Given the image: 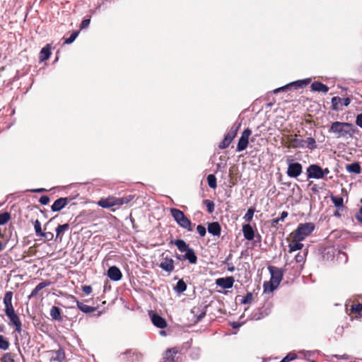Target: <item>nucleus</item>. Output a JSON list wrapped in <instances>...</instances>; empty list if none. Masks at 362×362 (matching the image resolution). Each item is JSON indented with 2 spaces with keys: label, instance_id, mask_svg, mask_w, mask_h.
<instances>
[{
  "label": "nucleus",
  "instance_id": "nucleus-1",
  "mask_svg": "<svg viewBox=\"0 0 362 362\" xmlns=\"http://www.w3.org/2000/svg\"><path fill=\"white\" fill-rule=\"evenodd\" d=\"M329 132L335 134L337 137H346L354 134L356 129L351 123L334 122L331 124Z\"/></svg>",
  "mask_w": 362,
  "mask_h": 362
},
{
  "label": "nucleus",
  "instance_id": "nucleus-2",
  "mask_svg": "<svg viewBox=\"0 0 362 362\" xmlns=\"http://www.w3.org/2000/svg\"><path fill=\"white\" fill-rule=\"evenodd\" d=\"M170 211L171 216L180 227L187 231H192V223L183 211L175 208H171Z\"/></svg>",
  "mask_w": 362,
  "mask_h": 362
},
{
  "label": "nucleus",
  "instance_id": "nucleus-3",
  "mask_svg": "<svg viewBox=\"0 0 362 362\" xmlns=\"http://www.w3.org/2000/svg\"><path fill=\"white\" fill-rule=\"evenodd\" d=\"M315 229V225L313 223H305L298 225L294 233V240L300 242L309 235Z\"/></svg>",
  "mask_w": 362,
  "mask_h": 362
},
{
  "label": "nucleus",
  "instance_id": "nucleus-4",
  "mask_svg": "<svg viewBox=\"0 0 362 362\" xmlns=\"http://www.w3.org/2000/svg\"><path fill=\"white\" fill-rule=\"evenodd\" d=\"M303 172V166L300 163L293 162V160H288L287 175L290 177H297Z\"/></svg>",
  "mask_w": 362,
  "mask_h": 362
},
{
  "label": "nucleus",
  "instance_id": "nucleus-5",
  "mask_svg": "<svg viewBox=\"0 0 362 362\" xmlns=\"http://www.w3.org/2000/svg\"><path fill=\"white\" fill-rule=\"evenodd\" d=\"M308 179H321L323 178L322 168L317 165L312 164L307 168Z\"/></svg>",
  "mask_w": 362,
  "mask_h": 362
},
{
  "label": "nucleus",
  "instance_id": "nucleus-6",
  "mask_svg": "<svg viewBox=\"0 0 362 362\" xmlns=\"http://www.w3.org/2000/svg\"><path fill=\"white\" fill-rule=\"evenodd\" d=\"M120 356L126 362H138L141 360L142 355L136 350L129 349L122 353Z\"/></svg>",
  "mask_w": 362,
  "mask_h": 362
},
{
  "label": "nucleus",
  "instance_id": "nucleus-7",
  "mask_svg": "<svg viewBox=\"0 0 362 362\" xmlns=\"http://www.w3.org/2000/svg\"><path fill=\"white\" fill-rule=\"evenodd\" d=\"M252 133V131L250 129H245L240 137L238 140V143L236 148V151L240 152L246 149L248 145V139Z\"/></svg>",
  "mask_w": 362,
  "mask_h": 362
},
{
  "label": "nucleus",
  "instance_id": "nucleus-8",
  "mask_svg": "<svg viewBox=\"0 0 362 362\" xmlns=\"http://www.w3.org/2000/svg\"><path fill=\"white\" fill-rule=\"evenodd\" d=\"M72 200L71 197H60L55 200L51 206L53 212H57L63 209Z\"/></svg>",
  "mask_w": 362,
  "mask_h": 362
},
{
  "label": "nucleus",
  "instance_id": "nucleus-9",
  "mask_svg": "<svg viewBox=\"0 0 362 362\" xmlns=\"http://www.w3.org/2000/svg\"><path fill=\"white\" fill-rule=\"evenodd\" d=\"M268 269L271 274L270 281L274 284L279 285L283 279V271L281 269L269 266Z\"/></svg>",
  "mask_w": 362,
  "mask_h": 362
},
{
  "label": "nucleus",
  "instance_id": "nucleus-10",
  "mask_svg": "<svg viewBox=\"0 0 362 362\" xmlns=\"http://www.w3.org/2000/svg\"><path fill=\"white\" fill-rule=\"evenodd\" d=\"M149 315L151 317V322L154 326H156L158 328L163 329L167 327V322L166 320L161 317L160 315L156 313H150Z\"/></svg>",
  "mask_w": 362,
  "mask_h": 362
},
{
  "label": "nucleus",
  "instance_id": "nucleus-11",
  "mask_svg": "<svg viewBox=\"0 0 362 362\" xmlns=\"http://www.w3.org/2000/svg\"><path fill=\"white\" fill-rule=\"evenodd\" d=\"M234 278L233 276H228L225 278H219L216 279V284L219 287L224 289L231 288L234 284Z\"/></svg>",
  "mask_w": 362,
  "mask_h": 362
},
{
  "label": "nucleus",
  "instance_id": "nucleus-12",
  "mask_svg": "<svg viewBox=\"0 0 362 362\" xmlns=\"http://www.w3.org/2000/svg\"><path fill=\"white\" fill-rule=\"evenodd\" d=\"M107 274L108 278L114 281H118L122 277L120 269L116 266L110 267L107 270Z\"/></svg>",
  "mask_w": 362,
  "mask_h": 362
},
{
  "label": "nucleus",
  "instance_id": "nucleus-13",
  "mask_svg": "<svg viewBox=\"0 0 362 362\" xmlns=\"http://www.w3.org/2000/svg\"><path fill=\"white\" fill-rule=\"evenodd\" d=\"M160 268L163 270L170 273L174 270V260L172 258L165 257L163 259L159 265Z\"/></svg>",
  "mask_w": 362,
  "mask_h": 362
},
{
  "label": "nucleus",
  "instance_id": "nucleus-14",
  "mask_svg": "<svg viewBox=\"0 0 362 362\" xmlns=\"http://www.w3.org/2000/svg\"><path fill=\"white\" fill-rule=\"evenodd\" d=\"M52 284V282L49 280H46L38 284L35 288L32 291L30 294L28 296V299H31L33 298L36 297L38 295V293L42 289L45 288L47 286H49Z\"/></svg>",
  "mask_w": 362,
  "mask_h": 362
},
{
  "label": "nucleus",
  "instance_id": "nucleus-15",
  "mask_svg": "<svg viewBox=\"0 0 362 362\" xmlns=\"http://www.w3.org/2000/svg\"><path fill=\"white\" fill-rule=\"evenodd\" d=\"M71 299H73V300L74 302H76V305H77V308L83 313H93L94 312L96 308H94V307H92V306H90V305H86L81 302H80L79 300H78L76 299V298L74 296H71Z\"/></svg>",
  "mask_w": 362,
  "mask_h": 362
},
{
  "label": "nucleus",
  "instance_id": "nucleus-16",
  "mask_svg": "<svg viewBox=\"0 0 362 362\" xmlns=\"http://www.w3.org/2000/svg\"><path fill=\"white\" fill-rule=\"evenodd\" d=\"M13 293L7 291L4 297V304L5 305V313L14 310L12 305Z\"/></svg>",
  "mask_w": 362,
  "mask_h": 362
},
{
  "label": "nucleus",
  "instance_id": "nucleus-17",
  "mask_svg": "<svg viewBox=\"0 0 362 362\" xmlns=\"http://www.w3.org/2000/svg\"><path fill=\"white\" fill-rule=\"evenodd\" d=\"M244 238L247 240H252L255 238V231L250 224H245L243 226Z\"/></svg>",
  "mask_w": 362,
  "mask_h": 362
},
{
  "label": "nucleus",
  "instance_id": "nucleus-18",
  "mask_svg": "<svg viewBox=\"0 0 362 362\" xmlns=\"http://www.w3.org/2000/svg\"><path fill=\"white\" fill-rule=\"evenodd\" d=\"M115 197H109L107 199H101L98 202V205L103 208L108 209L114 206H117Z\"/></svg>",
  "mask_w": 362,
  "mask_h": 362
},
{
  "label": "nucleus",
  "instance_id": "nucleus-19",
  "mask_svg": "<svg viewBox=\"0 0 362 362\" xmlns=\"http://www.w3.org/2000/svg\"><path fill=\"white\" fill-rule=\"evenodd\" d=\"M311 81V79L310 78H305L302 80H298L293 82H291L288 83V86L290 87V89L294 88L296 90H298L299 88H302L303 87L307 86L310 83Z\"/></svg>",
  "mask_w": 362,
  "mask_h": 362
},
{
  "label": "nucleus",
  "instance_id": "nucleus-20",
  "mask_svg": "<svg viewBox=\"0 0 362 362\" xmlns=\"http://www.w3.org/2000/svg\"><path fill=\"white\" fill-rule=\"evenodd\" d=\"M208 232L216 236H219L221 231V228L218 222H212L208 225Z\"/></svg>",
  "mask_w": 362,
  "mask_h": 362
},
{
  "label": "nucleus",
  "instance_id": "nucleus-21",
  "mask_svg": "<svg viewBox=\"0 0 362 362\" xmlns=\"http://www.w3.org/2000/svg\"><path fill=\"white\" fill-rule=\"evenodd\" d=\"M51 45L47 44L40 51L39 59L40 62H45L47 60L51 55Z\"/></svg>",
  "mask_w": 362,
  "mask_h": 362
},
{
  "label": "nucleus",
  "instance_id": "nucleus-22",
  "mask_svg": "<svg viewBox=\"0 0 362 362\" xmlns=\"http://www.w3.org/2000/svg\"><path fill=\"white\" fill-rule=\"evenodd\" d=\"M289 142L291 143V146L293 148H305V140L298 139L296 134L294 136L293 138H291L289 139Z\"/></svg>",
  "mask_w": 362,
  "mask_h": 362
},
{
  "label": "nucleus",
  "instance_id": "nucleus-23",
  "mask_svg": "<svg viewBox=\"0 0 362 362\" xmlns=\"http://www.w3.org/2000/svg\"><path fill=\"white\" fill-rule=\"evenodd\" d=\"M312 90L322 93H327L329 87L320 81H314L310 86Z\"/></svg>",
  "mask_w": 362,
  "mask_h": 362
},
{
  "label": "nucleus",
  "instance_id": "nucleus-24",
  "mask_svg": "<svg viewBox=\"0 0 362 362\" xmlns=\"http://www.w3.org/2000/svg\"><path fill=\"white\" fill-rule=\"evenodd\" d=\"M182 257L185 258V260H187L190 264H196L197 262V257L192 248H189L186 251Z\"/></svg>",
  "mask_w": 362,
  "mask_h": 362
},
{
  "label": "nucleus",
  "instance_id": "nucleus-25",
  "mask_svg": "<svg viewBox=\"0 0 362 362\" xmlns=\"http://www.w3.org/2000/svg\"><path fill=\"white\" fill-rule=\"evenodd\" d=\"M177 353V351L175 348L168 349L163 356L165 362H174V358Z\"/></svg>",
  "mask_w": 362,
  "mask_h": 362
},
{
  "label": "nucleus",
  "instance_id": "nucleus-26",
  "mask_svg": "<svg viewBox=\"0 0 362 362\" xmlns=\"http://www.w3.org/2000/svg\"><path fill=\"white\" fill-rule=\"evenodd\" d=\"M240 127V123L235 122L230 127L229 132L225 135L230 141H233L236 136L237 132Z\"/></svg>",
  "mask_w": 362,
  "mask_h": 362
},
{
  "label": "nucleus",
  "instance_id": "nucleus-27",
  "mask_svg": "<svg viewBox=\"0 0 362 362\" xmlns=\"http://www.w3.org/2000/svg\"><path fill=\"white\" fill-rule=\"evenodd\" d=\"M172 243L177 246V249L181 252H185L190 248L185 241L182 239L173 240Z\"/></svg>",
  "mask_w": 362,
  "mask_h": 362
},
{
  "label": "nucleus",
  "instance_id": "nucleus-28",
  "mask_svg": "<svg viewBox=\"0 0 362 362\" xmlns=\"http://www.w3.org/2000/svg\"><path fill=\"white\" fill-rule=\"evenodd\" d=\"M69 229V224L64 223L62 225H59L55 231H56V239L59 238L62 240L64 233Z\"/></svg>",
  "mask_w": 362,
  "mask_h": 362
},
{
  "label": "nucleus",
  "instance_id": "nucleus-29",
  "mask_svg": "<svg viewBox=\"0 0 362 362\" xmlns=\"http://www.w3.org/2000/svg\"><path fill=\"white\" fill-rule=\"evenodd\" d=\"M65 359V352L63 349H59L53 351L52 360L58 362H62Z\"/></svg>",
  "mask_w": 362,
  "mask_h": 362
},
{
  "label": "nucleus",
  "instance_id": "nucleus-30",
  "mask_svg": "<svg viewBox=\"0 0 362 362\" xmlns=\"http://www.w3.org/2000/svg\"><path fill=\"white\" fill-rule=\"evenodd\" d=\"M346 170L351 173L359 174L361 173V166L359 163L354 162L346 165Z\"/></svg>",
  "mask_w": 362,
  "mask_h": 362
},
{
  "label": "nucleus",
  "instance_id": "nucleus-31",
  "mask_svg": "<svg viewBox=\"0 0 362 362\" xmlns=\"http://www.w3.org/2000/svg\"><path fill=\"white\" fill-rule=\"evenodd\" d=\"M61 313V309L57 306H52L49 313L51 317L57 321L62 320Z\"/></svg>",
  "mask_w": 362,
  "mask_h": 362
},
{
  "label": "nucleus",
  "instance_id": "nucleus-32",
  "mask_svg": "<svg viewBox=\"0 0 362 362\" xmlns=\"http://www.w3.org/2000/svg\"><path fill=\"white\" fill-rule=\"evenodd\" d=\"M5 314L6 315V316L9 318L11 322L15 325H16L17 323H20L21 322L20 319H19V317L18 316V315L15 313V310H10L8 312H6L5 313Z\"/></svg>",
  "mask_w": 362,
  "mask_h": 362
},
{
  "label": "nucleus",
  "instance_id": "nucleus-33",
  "mask_svg": "<svg viewBox=\"0 0 362 362\" xmlns=\"http://www.w3.org/2000/svg\"><path fill=\"white\" fill-rule=\"evenodd\" d=\"M279 285L274 284V282L269 281H265L263 284L264 288V293H270L273 292Z\"/></svg>",
  "mask_w": 362,
  "mask_h": 362
},
{
  "label": "nucleus",
  "instance_id": "nucleus-34",
  "mask_svg": "<svg viewBox=\"0 0 362 362\" xmlns=\"http://www.w3.org/2000/svg\"><path fill=\"white\" fill-rule=\"evenodd\" d=\"M174 290L177 293H183L184 291H185L187 290V284H186V283L182 279H180L177 282V284L175 286Z\"/></svg>",
  "mask_w": 362,
  "mask_h": 362
},
{
  "label": "nucleus",
  "instance_id": "nucleus-35",
  "mask_svg": "<svg viewBox=\"0 0 362 362\" xmlns=\"http://www.w3.org/2000/svg\"><path fill=\"white\" fill-rule=\"evenodd\" d=\"M134 198V195H128L123 197L116 198L117 206L127 204Z\"/></svg>",
  "mask_w": 362,
  "mask_h": 362
},
{
  "label": "nucleus",
  "instance_id": "nucleus-36",
  "mask_svg": "<svg viewBox=\"0 0 362 362\" xmlns=\"http://www.w3.org/2000/svg\"><path fill=\"white\" fill-rule=\"evenodd\" d=\"M330 198L335 207L337 209H341L343 207L344 199L342 197L331 195Z\"/></svg>",
  "mask_w": 362,
  "mask_h": 362
},
{
  "label": "nucleus",
  "instance_id": "nucleus-37",
  "mask_svg": "<svg viewBox=\"0 0 362 362\" xmlns=\"http://www.w3.org/2000/svg\"><path fill=\"white\" fill-rule=\"evenodd\" d=\"M208 185L211 189H216L217 187L216 177L214 175L210 174L206 177Z\"/></svg>",
  "mask_w": 362,
  "mask_h": 362
},
{
  "label": "nucleus",
  "instance_id": "nucleus-38",
  "mask_svg": "<svg viewBox=\"0 0 362 362\" xmlns=\"http://www.w3.org/2000/svg\"><path fill=\"white\" fill-rule=\"evenodd\" d=\"M305 141V148H309L310 150H314L317 148L315 139L313 137L307 138Z\"/></svg>",
  "mask_w": 362,
  "mask_h": 362
},
{
  "label": "nucleus",
  "instance_id": "nucleus-39",
  "mask_svg": "<svg viewBox=\"0 0 362 362\" xmlns=\"http://www.w3.org/2000/svg\"><path fill=\"white\" fill-rule=\"evenodd\" d=\"M11 219V214L8 212L0 214V225H5Z\"/></svg>",
  "mask_w": 362,
  "mask_h": 362
},
{
  "label": "nucleus",
  "instance_id": "nucleus-40",
  "mask_svg": "<svg viewBox=\"0 0 362 362\" xmlns=\"http://www.w3.org/2000/svg\"><path fill=\"white\" fill-rule=\"evenodd\" d=\"M332 108L333 110H338L339 105L341 104V98L335 96L332 98Z\"/></svg>",
  "mask_w": 362,
  "mask_h": 362
},
{
  "label": "nucleus",
  "instance_id": "nucleus-41",
  "mask_svg": "<svg viewBox=\"0 0 362 362\" xmlns=\"http://www.w3.org/2000/svg\"><path fill=\"white\" fill-rule=\"evenodd\" d=\"M303 247V244L300 243V242L296 241L294 243L289 244V252H292L298 250H301Z\"/></svg>",
  "mask_w": 362,
  "mask_h": 362
},
{
  "label": "nucleus",
  "instance_id": "nucleus-42",
  "mask_svg": "<svg viewBox=\"0 0 362 362\" xmlns=\"http://www.w3.org/2000/svg\"><path fill=\"white\" fill-rule=\"evenodd\" d=\"M79 34V31L78 30H75L74 31L71 35L69 36V37L66 38L64 41V44H66V45H69V44H71L72 42H74V40L76 39V37H78Z\"/></svg>",
  "mask_w": 362,
  "mask_h": 362
},
{
  "label": "nucleus",
  "instance_id": "nucleus-43",
  "mask_svg": "<svg viewBox=\"0 0 362 362\" xmlns=\"http://www.w3.org/2000/svg\"><path fill=\"white\" fill-rule=\"evenodd\" d=\"M255 211L254 208H250L243 216V219L247 222H250L252 220Z\"/></svg>",
  "mask_w": 362,
  "mask_h": 362
},
{
  "label": "nucleus",
  "instance_id": "nucleus-44",
  "mask_svg": "<svg viewBox=\"0 0 362 362\" xmlns=\"http://www.w3.org/2000/svg\"><path fill=\"white\" fill-rule=\"evenodd\" d=\"M34 229L35 232L37 236L40 237L43 233L41 228V223L37 219L34 222Z\"/></svg>",
  "mask_w": 362,
  "mask_h": 362
},
{
  "label": "nucleus",
  "instance_id": "nucleus-45",
  "mask_svg": "<svg viewBox=\"0 0 362 362\" xmlns=\"http://www.w3.org/2000/svg\"><path fill=\"white\" fill-rule=\"evenodd\" d=\"M204 204L207 208V211L209 214H212L214 211V203L209 199L204 200Z\"/></svg>",
  "mask_w": 362,
  "mask_h": 362
},
{
  "label": "nucleus",
  "instance_id": "nucleus-46",
  "mask_svg": "<svg viewBox=\"0 0 362 362\" xmlns=\"http://www.w3.org/2000/svg\"><path fill=\"white\" fill-rule=\"evenodd\" d=\"M9 347V342L4 338V336L0 335V349L2 350H7Z\"/></svg>",
  "mask_w": 362,
  "mask_h": 362
},
{
  "label": "nucleus",
  "instance_id": "nucleus-47",
  "mask_svg": "<svg viewBox=\"0 0 362 362\" xmlns=\"http://www.w3.org/2000/svg\"><path fill=\"white\" fill-rule=\"evenodd\" d=\"M351 310L358 315L362 314V303L354 304L351 305Z\"/></svg>",
  "mask_w": 362,
  "mask_h": 362
},
{
  "label": "nucleus",
  "instance_id": "nucleus-48",
  "mask_svg": "<svg viewBox=\"0 0 362 362\" xmlns=\"http://www.w3.org/2000/svg\"><path fill=\"white\" fill-rule=\"evenodd\" d=\"M216 173L221 172L223 174L226 173V163H217L216 165Z\"/></svg>",
  "mask_w": 362,
  "mask_h": 362
},
{
  "label": "nucleus",
  "instance_id": "nucleus-49",
  "mask_svg": "<svg viewBox=\"0 0 362 362\" xmlns=\"http://www.w3.org/2000/svg\"><path fill=\"white\" fill-rule=\"evenodd\" d=\"M232 142L229 139H228L226 136H224L223 141L219 144L218 148L220 149H224L226 148Z\"/></svg>",
  "mask_w": 362,
  "mask_h": 362
},
{
  "label": "nucleus",
  "instance_id": "nucleus-50",
  "mask_svg": "<svg viewBox=\"0 0 362 362\" xmlns=\"http://www.w3.org/2000/svg\"><path fill=\"white\" fill-rule=\"evenodd\" d=\"M1 362H15L13 358L10 353H6L4 354L1 359Z\"/></svg>",
  "mask_w": 362,
  "mask_h": 362
},
{
  "label": "nucleus",
  "instance_id": "nucleus-51",
  "mask_svg": "<svg viewBox=\"0 0 362 362\" xmlns=\"http://www.w3.org/2000/svg\"><path fill=\"white\" fill-rule=\"evenodd\" d=\"M297 358L296 354L289 353L281 361V362H288L295 360Z\"/></svg>",
  "mask_w": 362,
  "mask_h": 362
},
{
  "label": "nucleus",
  "instance_id": "nucleus-52",
  "mask_svg": "<svg viewBox=\"0 0 362 362\" xmlns=\"http://www.w3.org/2000/svg\"><path fill=\"white\" fill-rule=\"evenodd\" d=\"M252 299V293L249 292L242 298L241 303L247 304L251 302Z\"/></svg>",
  "mask_w": 362,
  "mask_h": 362
},
{
  "label": "nucleus",
  "instance_id": "nucleus-53",
  "mask_svg": "<svg viewBox=\"0 0 362 362\" xmlns=\"http://www.w3.org/2000/svg\"><path fill=\"white\" fill-rule=\"evenodd\" d=\"M40 237L45 238L47 241H50L53 240L54 234L51 232H43Z\"/></svg>",
  "mask_w": 362,
  "mask_h": 362
},
{
  "label": "nucleus",
  "instance_id": "nucleus-54",
  "mask_svg": "<svg viewBox=\"0 0 362 362\" xmlns=\"http://www.w3.org/2000/svg\"><path fill=\"white\" fill-rule=\"evenodd\" d=\"M288 90H290V87H289L288 83V84H286L285 86H283L281 87H279V88H277L274 89L273 90V92H274V94H276V93H280L281 91H287Z\"/></svg>",
  "mask_w": 362,
  "mask_h": 362
},
{
  "label": "nucleus",
  "instance_id": "nucleus-55",
  "mask_svg": "<svg viewBox=\"0 0 362 362\" xmlns=\"http://www.w3.org/2000/svg\"><path fill=\"white\" fill-rule=\"evenodd\" d=\"M197 230L201 237H204L206 235V228L202 225H198L197 227Z\"/></svg>",
  "mask_w": 362,
  "mask_h": 362
},
{
  "label": "nucleus",
  "instance_id": "nucleus-56",
  "mask_svg": "<svg viewBox=\"0 0 362 362\" xmlns=\"http://www.w3.org/2000/svg\"><path fill=\"white\" fill-rule=\"evenodd\" d=\"M90 18H86V19L83 20L80 25V29L83 30V29L87 28L90 25Z\"/></svg>",
  "mask_w": 362,
  "mask_h": 362
},
{
  "label": "nucleus",
  "instance_id": "nucleus-57",
  "mask_svg": "<svg viewBox=\"0 0 362 362\" xmlns=\"http://www.w3.org/2000/svg\"><path fill=\"white\" fill-rule=\"evenodd\" d=\"M39 202L42 205H47L49 202V198L48 196L43 195L40 198Z\"/></svg>",
  "mask_w": 362,
  "mask_h": 362
},
{
  "label": "nucleus",
  "instance_id": "nucleus-58",
  "mask_svg": "<svg viewBox=\"0 0 362 362\" xmlns=\"http://www.w3.org/2000/svg\"><path fill=\"white\" fill-rule=\"evenodd\" d=\"M356 124L362 128V113L357 115L356 117Z\"/></svg>",
  "mask_w": 362,
  "mask_h": 362
},
{
  "label": "nucleus",
  "instance_id": "nucleus-59",
  "mask_svg": "<svg viewBox=\"0 0 362 362\" xmlns=\"http://www.w3.org/2000/svg\"><path fill=\"white\" fill-rule=\"evenodd\" d=\"M82 291L87 295H89L92 292V287L90 286H83Z\"/></svg>",
  "mask_w": 362,
  "mask_h": 362
},
{
  "label": "nucleus",
  "instance_id": "nucleus-60",
  "mask_svg": "<svg viewBox=\"0 0 362 362\" xmlns=\"http://www.w3.org/2000/svg\"><path fill=\"white\" fill-rule=\"evenodd\" d=\"M304 259H305L304 255H300V253L296 255V257H295V260L298 263L303 262H304Z\"/></svg>",
  "mask_w": 362,
  "mask_h": 362
},
{
  "label": "nucleus",
  "instance_id": "nucleus-61",
  "mask_svg": "<svg viewBox=\"0 0 362 362\" xmlns=\"http://www.w3.org/2000/svg\"><path fill=\"white\" fill-rule=\"evenodd\" d=\"M350 103H351V100L349 98H345L341 99V104H343V105H344L346 107L349 105Z\"/></svg>",
  "mask_w": 362,
  "mask_h": 362
},
{
  "label": "nucleus",
  "instance_id": "nucleus-62",
  "mask_svg": "<svg viewBox=\"0 0 362 362\" xmlns=\"http://www.w3.org/2000/svg\"><path fill=\"white\" fill-rule=\"evenodd\" d=\"M288 214L287 211H284L281 213V215H280V217H279V220H281V221H283L287 216H288Z\"/></svg>",
  "mask_w": 362,
  "mask_h": 362
},
{
  "label": "nucleus",
  "instance_id": "nucleus-63",
  "mask_svg": "<svg viewBox=\"0 0 362 362\" xmlns=\"http://www.w3.org/2000/svg\"><path fill=\"white\" fill-rule=\"evenodd\" d=\"M29 192H35V193H40L47 191L45 188H37V189H29Z\"/></svg>",
  "mask_w": 362,
  "mask_h": 362
},
{
  "label": "nucleus",
  "instance_id": "nucleus-64",
  "mask_svg": "<svg viewBox=\"0 0 362 362\" xmlns=\"http://www.w3.org/2000/svg\"><path fill=\"white\" fill-rule=\"evenodd\" d=\"M356 219H357L360 223H362V206L360 208V210H359V214L356 216Z\"/></svg>",
  "mask_w": 362,
  "mask_h": 362
}]
</instances>
